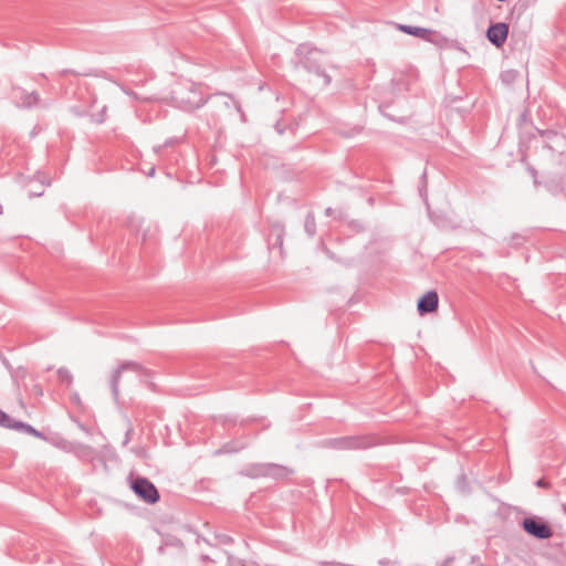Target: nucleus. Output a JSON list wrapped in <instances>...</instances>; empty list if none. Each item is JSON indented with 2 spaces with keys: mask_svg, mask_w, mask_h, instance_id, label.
Segmentation results:
<instances>
[{
  "mask_svg": "<svg viewBox=\"0 0 566 566\" xmlns=\"http://www.w3.org/2000/svg\"><path fill=\"white\" fill-rule=\"evenodd\" d=\"M0 213H2V206H0Z\"/></svg>",
  "mask_w": 566,
  "mask_h": 566,
  "instance_id": "nucleus-10",
  "label": "nucleus"
},
{
  "mask_svg": "<svg viewBox=\"0 0 566 566\" xmlns=\"http://www.w3.org/2000/svg\"><path fill=\"white\" fill-rule=\"evenodd\" d=\"M0 424L7 428H14L15 422L11 418L0 410Z\"/></svg>",
  "mask_w": 566,
  "mask_h": 566,
  "instance_id": "nucleus-8",
  "label": "nucleus"
},
{
  "mask_svg": "<svg viewBox=\"0 0 566 566\" xmlns=\"http://www.w3.org/2000/svg\"><path fill=\"white\" fill-rule=\"evenodd\" d=\"M524 530L537 537V538H549L552 536L551 528L543 522L534 520V518H526L523 523Z\"/></svg>",
  "mask_w": 566,
  "mask_h": 566,
  "instance_id": "nucleus-3",
  "label": "nucleus"
},
{
  "mask_svg": "<svg viewBox=\"0 0 566 566\" xmlns=\"http://www.w3.org/2000/svg\"><path fill=\"white\" fill-rule=\"evenodd\" d=\"M400 30L407 34H411V35L420 36V38H426L427 34L429 33V31L426 29L410 27V25H401Z\"/></svg>",
  "mask_w": 566,
  "mask_h": 566,
  "instance_id": "nucleus-6",
  "label": "nucleus"
},
{
  "mask_svg": "<svg viewBox=\"0 0 566 566\" xmlns=\"http://www.w3.org/2000/svg\"><path fill=\"white\" fill-rule=\"evenodd\" d=\"M509 25L503 22L492 24L486 31L488 40L496 48H501L505 43Z\"/></svg>",
  "mask_w": 566,
  "mask_h": 566,
  "instance_id": "nucleus-2",
  "label": "nucleus"
},
{
  "mask_svg": "<svg viewBox=\"0 0 566 566\" xmlns=\"http://www.w3.org/2000/svg\"><path fill=\"white\" fill-rule=\"evenodd\" d=\"M128 368H136V365L135 364H124L122 366H119L117 369H115L112 374V378H111V388H112V392H113V396L115 399L118 398L119 396V379H120V376H122V373Z\"/></svg>",
  "mask_w": 566,
  "mask_h": 566,
  "instance_id": "nucleus-5",
  "label": "nucleus"
},
{
  "mask_svg": "<svg viewBox=\"0 0 566 566\" xmlns=\"http://www.w3.org/2000/svg\"><path fill=\"white\" fill-rule=\"evenodd\" d=\"M132 488L138 496L149 503L157 502L159 497L157 489L146 479H136L132 484Z\"/></svg>",
  "mask_w": 566,
  "mask_h": 566,
  "instance_id": "nucleus-1",
  "label": "nucleus"
},
{
  "mask_svg": "<svg viewBox=\"0 0 566 566\" xmlns=\"http://www.w3.org/2000/svg\"><path fill=\"white\" fill-rule=\"evenodd\" d=\"M268 473L274 476H281L287 474L289 471L286 468L283 467L271 465L270 471Z\"/></svg>",
  "mask_w": 566,
  "mask_h": 566,
  "instance_id": "nucleus-9",
  "label": "nucleus"
},
{
  "mask_svg": "<svg viewBox=\"0 0 566 566\" xmlns=\"http://www.w3.org/2000/svg\"><path fill=\"white\" fill-rule=\"evenodd\" d=\"M439 304L437 292L429 291L418 301V311L420 314L436 312Z\"/></svg>",
  "mask_w": 566,
  "mask_h": 566,
  "instance_id": "nucleus-4",
  "label": "nucleus"
},
{
  "mask_svg": "<svg viewBox=\"0 0 566 566\" xmlns=\"http://www.w3.org/2000/svg\"><path fill=\"white\" fill-rule=\"evenodd\" d=\"M14 429L23 430L24 432H27L29 434H32V436H34L36 438H40V439H43V436L38 430H35L34 428H32L29 424H25V423H22V422H15Z\"/></svg>",
  "mask_w": 566,
  "mask_h": 566,
  "instance_id": "nucleus-7",
  "label": "nucleus"
}]
</instances>
